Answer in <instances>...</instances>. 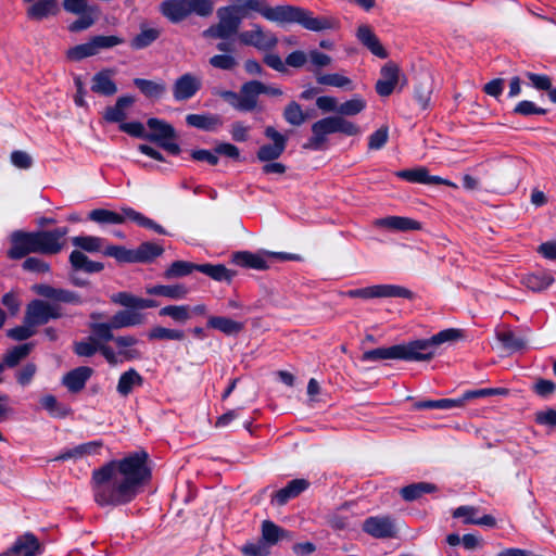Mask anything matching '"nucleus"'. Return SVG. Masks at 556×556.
<instances>
[{
  "label": "nucleus",
  "mask_w": 556,
  "mask_h": 556,
  "mask_svg": "<svg viewBox=\"0 0 556 556\" xmlns=\"http://www.w3.org/2000/svg\"><path fill=\"white\" fill-rule=\"evenodd\" d=\"M103 254L115 258L119 263H135L134 249H127L123 245H108L103 251Z\"/></svg>",
  "instance_id": "nucleus-52"
},
{
  "label": "nucleus",
  "mask_w": 556,
  "mask_h": 556,
  "mask_svg": "<svg viewBox=\"0 0 556 556\" xmlns=\"http://www.w3.org/2000/svg\"><path fill=\"white\" fill-rule=\"evenodd\" d=\"M136 99L132 96H122L116 100L113 106H108L104 111L103 118L108 123H124L127 117L126 109L135 103Z\"/></svg>",
  "instance_id": "nucleus-28"
},
{
  "label": "nucleus",
  "mask_w": 556,
  "mask_h": 556,
  "mask_svg": "<svg viewBox=\"0 0 556 556\" xmlns=\"http://www.w3.org/2000/svg\"><path fill=\"white\" fill-rule=\"evenodd\" d=\"M207 327L219 330L227 336H231L239 333L244 326L242 323L232 320L228 317L211 316L207 320Z\"/></svg>",
  "instance_id": "nucleus-41"
},
{
  "label": "nucleus",
  "mask_w": 556,
  "mask_h": 556,
  "mask_svg": "<svg viewBox=\"0 0 556 556\" xmlns=\"http://www.w3.org/2000/svg\"><path fill=\"white\" fill-rule=\"evenodd\" d=\"M363 531L375 539H392L397 535L395 520L390 516H371L364 520Z\"/></svg>",
  "instance_id": "nucleus-15"
},
{
  "label": "nucleus",
  "mask_w": 556,
  "mask_h": 556,
  "mask_svg": "<svg viewBox=\"0 0 556 556\" xmlns=\"http://www.w3.org/2000/svg\"><path fill=\"white\" fill-rule=\"evenodd\" d=\"M356 37L374 55L380 59L388 58L387 50L382 47L378 37L368 25H361L357 28Z\"/></svg>",
  "instance_id": "nucleus-26"
},
{
  "label": "nucleus",
  "mask_w": 556,
  "mask_h": 556,
  "mask_svg": "<svg viewBox=\"0 0 556 556\" xmlns=\"http://www.w3.org/2000/svg\"><path fill=\"white\" fill-rule=\"evenodd\" d=\"M260 80H249L240 87L241 112H252L257 108L261 96Z\"/></svg>",
  "instance_id": "nucleus-22"
},
{
  "label": "nucleus",
  "mask_w": 556,
  "mask_h": 556,
  "mask_svg": "<svg viewBox=\"0 0 556 556\" xmlns=\"http://www.w3.org/2000/svg\"><path fill=\"white\" fill-rule=\"evenodd\" d=\"M240 551L244 556H268L270 554V547L262 539H258L257 542L245 543Z\"/></svg>",
  "instance_id": "nucleus-57"
},
{
  "label": "nucleus",
  "mask_w": 556,
  "mask_h": 556,
  "mask_svg": "<svg viewBox=\"0 0 556 556\" xmlns=\"http://www.w3.org/2000/svg\"><path fill=\"white\" fill-rule=\"evenodd\" d=\"M216 0H164L160 11L172 23H180L194 14L208 17L213 14Z\"/></svg>",
  "instance_id": "nucleus-5"
},
{
  "label": "nucleus",
  "mask_w": 556,
  "mask_h": 556,
  "mask_svg": "<svg viewBox=\"0 0 556 556\" xmlns=\"http://www.w3.org/2000/svg\"><path fill=\"white\" fill-rule=\"evenodd\" d=\"M111 301L127 308H135L136 311L159 306L157 301L153 299L139 298L126 291L113 294Z\"/></svg>",
  "instance_id": "nucleus-24"
},
{
  "label": "nucleus",
  "mask_w": 556,
  "mask_h": 556,
  "mask_svg": "<svg viewBox=\"0 0 556 556\" xmlns=\"http://www.w3.org/2000/svg\"><path fill=\"white\" fill-rule=\"evenodd\" d=\"M374 226L399 231L418 230L421 228L419 222L402 216H388L384 218L375 219Z\"/></svg>",
  "instance_id": "nucleus-27"
},
{
  "label": "nucleus",
  "mask_w": 556,
  "mask_h": 556,
  "mask_svg": "<svg viewBox=\"0 0 556 556\" xmlns=\"http://www.w3.org/2000/svg\"><path fill=\"white\" fill-rule=\"evenodd\" d=\"M349 298L376 299V298H403L413 300L414 292L397 285H375L370 287L352 289L345 293Z\"/></svg>",
  "instance_id": "nucleus-11"
},
{
  "label": "nucleus",
  "mask_w": 556,
  "mask_h": 556,
  "mask_svg": "<svg viewBox=\"0 0 556 556\" xmlns=\"http://www.w3.org/2000/svg\"><path fill=\"white\" fill-rule=\"evenodd\" d=\"M366 108V101L356 96L341 104L338 108V115L343 117L355 116L362 113Z\"/></svg>",
  "instance_id": "nucleus-49"
},
{
  "label": "nucleus",
  "mask_w": 556,
  "mask_h": 556,
  "mask_svg": "<svg viewBox=\"0 0 556 556\" xmlns=\"http://www.w3.org/2000/svg\"><path fill=\"white\" fill-rule=\"evenodd\" d=\"M113 72L110 70H102L93 75L91 90L94 93L110 97L117 92V86L112 79Z\"/></svg>",
  "instance_id": "nucleus-29"
},
{
  "label": "nucleus",
  "mask_w": 556,
  "mask_h": 556,
  "mask_svg": "<svg viewBox=\"0 0 556 556\" xmlns=\"http://www.w3.org/2000/svg\"><path fill=\"white\" fill-rule=\"evenodd\" d=\"M462 336L460 330L448 328L427 339H418L403 344L365 351L361 356V361L364 363H379L389 359L429 361L434 356L437 349L441 344L454 342L462 338Z\"/></svg>",
  "instance_id": "nucleus-3"
},
{
  "label": "nucleus",
  "mask_w": 556,
  "mask_h": 556,
  "mask_svg": "<svg viewBox=\"0 0 556 556\" xmlns=\"http://www.w3.org/2000/svg\"><path fill=\"white\" fill-rule=\"evenodd\" d=\"M208 63L214 68L223 71H232L238 65L236 58L231 54L213 55L210 58Z\"/></svg>",
  "instance_id": "nucleus-59"
},
{
  "label": "nucleus",
  "mask_w": 556,
  "mask_h": 556,
  "mask_svg": "<svg viewBox=\"0 0 556 556\" xmlns=\"http://www.w3.org/2000/svg\"><path fill=\"white\" fill-rule=\"evenodd\" d=\"M186 123L190 127L205 131H214L223 125L222 118L214 114H188Z\"/></svg>",
  "instance_id": "nucleus-33"
},
{
  "label": "nucleus",
  "mask_w": 556,
  "mask_h": 556,
  "mask_svg": "<svg viewBox=\"0 0 556 556\" xmlns=\"http://www.w3.org/2000/svg\"><path fill=\"white\" fill-rule=\"evenodd\" d=\"M93 369L88 366H80L68 371L62 379V382H86L91 378Z\"/></svg>",
  "instance_id": "nucleus-61"
},
{
  "label": "nucleus",
  "mask_w": 556,
  "mask_h": 556,
  "mask_svg": "<svg viewBox=\"0 0 556 556\" xmlns=\"http://www.w3.org/2000/svg\"><path fill=\"white\" fill-rule=\"evenodd\" d=\"M266 138L273 141V144H264L256 152V157L261 162H271L279 159L286 150L287 137L276 130L273 126H267L264 130Z\"/></svg>",
  "instance_id": "nucleus-14"
},
{
  "label": "nucleus",
  "mask_w": 556,
  "mask_h": 556,
  "mask_svg": "<svg viewBox=\"0 0 556 556\" xmlns=\"http://www.w3.org/2000/svg\"><path fill=\"white\" fill-rule=\"evenodd\" d=\"M60 12L58 0H37L26 10V15L33 21H42L55 16Z\"/></svg>",
  "instance_id": "nucleus-25"
},
{
  "label": "nucleus",
  "mask_w": 556,
  "mask_h": 556,
  "mask_svg": "<svg viewBox=\"0 0 556 556\" xmlns=\"http://www.w3.org/2000/svg\"><path fill=\"white\" fill-rule=\"evenodd\" d=\"M148 453L138 451L93 470V497L98 505L121 506L130 503L150 479Z\"/></svg>",
  "instance_id": "nucleus-1"
},
{
  "label": "nucleus",
  "mask_w": 556,
  "mask_h": 556,
  "mask_svg": "<svg viewBox=\"0 0 556 556\" xmlns=\"http://www.w3.org/2000/svg\"><path fill=\"white\" fill-rule=\"evenodd\" d=\"M160 316H168L177 323H186L190 318L189 306L187 305H168L159 312Z\"/></svg>",
  "instance_id": "nucleus-56"
},
{
  "label": "nucleus",
  "mask_w": 556,
  "mask_h": 556,
  "mask_svg": "<svg viewBox=\"0 0 556 556\" xmlns=\"http://www.w3.org/2000/svg\"><path fill=\"white\" fill-rule=\"evenodd\" d=\"M232 2L229 7L238 10L244 18L249 11L260 13L264 18L277 24H300L305 29L312 31H321L326 29H337L340 26L338 18L333 16L314 17L312 12L295 5L270 7L266 0H229Z\"/></svg>",
  "instance_id": "nucleus-2"
},
{
  "label": "nucleus",
  "mask_w": 556,
  "mask_h": 556,
  "mask_svg": "<svg viewBox=\"0 0 556 556\" xmlns=\"http://www.w3.org/2000/svg\"><path fill=\"white\" fill-rule=\"evenodd\" d=\"M496 339L502 343L503 348L508 351H518L525 346V341L509 329L496 331Z\"/></svg>",
  "instance_id": "nucleus-54"
},
{
  "label": "nucleus",
  "mask_w": 556,
  "mask_h": 556,
  "mask_svg": "<svg viewBox=\"0 0 556 556\" xmlns=\"http://www.w3.org/2000/svg\"><path fill=\"white\" fill-rule=\"evenodd\" d=\"M309 72H313L316 78V81L319 85L324 86H331L337 88H342L346 90H353L354 86L352 80L343 76L339 73H332V74H324L320 71L309 70Z\"/></svg>",
  "instance_id": "nucleus-38"
},
{
  "label": "nucleus",
  "mask_w": 556,
  "mask_h": 556,
  "mask_svg": "<svg viewBox=\"0 0 556 556\" xmlns=\"http://www.w3.org/2000/svg\"><path fill=\"white\" fill-rule=\"evenodd\" d=\"M40 553V543L33 533H25L16 539L10 549L0 556H36Z\"/></svg>",
  "instance_id": "nucleus-19"
},
{
  "label": "nucleus",
  "mask_w": 556,
  "mask_h": 556,
  "mask_svg": "<svg viewBox=\"0 0 556 556\" xmlns=\"http://www.w3.org/2000/svg\"><path fill=\"white\" fill-rule=\"evenodd\" d=\"M34 348L33 343H23L20 345L14 346L13 349L9 350L3 355L2 364H4V367H14L16 366L23 358L28 356V354L31 352Z\"/></svg>",
  "instance_id": "nucleus-45"
},
{
  "label": "nucleus",
  "mask_w": 556,
  "mask_h": 556,
  "mask_svg": "<svg viewBox=\"0 0 556 556\" xmlns=\"http://www.w3.org/2000/svg\"><path fill=\"white\" fill-rule=\"evenodd\" d=\"M197 270L219 282L230 283L236 276V271L228 269L223 264H198Z\"/></svg>",
  "instance_id": "nucleus-35"
},
{
  "label": "nucleus",
  "mask_w": 556,
  "mask_h": 556,
  "mask_svg": "<svg viewBox=\"0 0 556 556\" xmlns=\"http://www.w3.org/2000/svg\"><path fill=\"white\" fill-rule=\"evenodd\" d=\"M312 136L304 143L306 150L320 151L326 149L328 136L336 134L333 115L324 117L312 125Z\"/></svg>",
  "instance_id": "nucleus-13"
},
{
  "label": "nucleus",
  "mask_w": 556,
  "mask_h": 556,
  "mask_svg": "<svg viewBox=\"0 0 556 556\" xmlns=\"http://www.w3.org/2000/svg\"><path fill=\"white\" fill-rule=\"evenodd\" d=\"M432 89V81L429 77L420 80L415 86L414 98L422 110H427L430 106Z\"/></svg>",
  "instance_id": "nucleus-46"
},
{
  "label": "nucleus",
  "mask_w": 556,
  "mask_h": 556,
  "mask_svg": "<svg viewBox=\"0 0 556 556\" xmlns=\"http://www.w3.org/2000/svg\"><path fill=\"white\" fill-rule=\"evenodd\" d=\"M33 290L38 295L46 298L48 300L60 302V303H68V304H81L83 300L79 294L76 292L61 289V288H54L50 285L46 283H39L33 286Z\"/></svg>",
  "instance_id": "nucleus-17"
},
{
  "label": "nucleus",
  "mask_w": 556,
  "mask_h": 556,
  "mask_svg": "<svg viewBox=\"0 0 556 556\" xmlns=\"http://www.w3.org/2000/svg\"><path fill=\"white\" fill-rule=\"evenodd\" d=\"M150 132H147V140L156 143L160 148L173 155H178L181 151L178 143L174 142L177 138L175 128L167 122L151 117L147 121Z\"/></svg>",
  "instance_id": "nucleus-9"
},
{
  "label": "nucleus",
  "mask_w": 556,
  "mask_h": 556,
  "mask_svg": "<svg viewBox=\"0 0 556 556\" xmlns=\"http://www.w3.org/2000/svg\"><path fill=\"white\" fill-rule=\"evenodd\" d=\"M388 139L389 128L387 126H382L368 137V149L380 150L386 146Z\"/></svg>",
  "instance_id": "nucleus-63"
},
{
  "label": "nucleus",
  "mask_w": 556,
  "mask_h": 556,
  "mask_svg": "<svg viewBox=\"0 0 556 556\" xmlns=\"http://www.w3.org/2000/svg\"><path fill=\"white\" fill-rule=\"evenodd\" d=\"M508 389L506 388H484L479 390H469L463 393L457 399H441V400H427L419 401L415 404L417 409H452L463 407L467 402L478 397H485L491 395H507Z\"/></svg>",
  "instance_id": "nucleus-8"
},
{
  "label": "nucleus",
  "mask_w": 556,
  "mask_h": 556,
  "mask_svg": "<svg viewBox=\"0 0 556 556\" xmlns=\"http://www.w3.org/2000/svg\"><path fill=\"white\" fill-rule=\"evenodd\" d=\"M148 339L153 340H184L185 332L178 329H168L162 326L153 327L148 332Z\"/></svg>",
  "instance_id": "nucleus-53"
},
{
  "label": "nucleus",
  "mask_w": 556,
  "mask_h": 556,
  "mask_svg": "<svg viewBox=\"0 0 556 556\" xmlns=\"http://www.w3.org/2000/svg\"><path fill=\"white\" fill-rule=\"evenodd\" d=\"M88 218L102 225H119L129 219L140 227L152 229L160 235H166V230L161 225L128 206L122 207L121 213L106 208H96L89 213Z\"/></svg>",
  "instance_id": "nucleus-6"
},
{
  "label": "nucleus",
  "mask_w": 556,
  "mask_h": 556,
  "mask_svg": "<svg viewBox=\"0 0 556 556\" xmlns=\"http://www.w3.org/2000/svg\"><path fill=\"white\" fill-rule=\"evenodd\" d=\"M67 233V227L37 231L15 230L10 235V249L7 255L10 260H22L31 253L58 254L65 245Z\"/></svg>",
  "instance_id": "nucleus-4"
},
{
  "label": "nucleus",
  "mask_w": 556,
  "mask_h": 556,
  "mask_svg": "<svg viewBox=\"0 0 556 556\" xmlns=\"http://www.w3.org/2000/svg\"><path fill=\"white\" fill-rule=\"evenodd\" d=\"M283 118L292 126H301L307 119L301 105L296 101H291L283 110Z\"/></svg>",
  "instance_id": "nucleus-48"
},
{
  "label": "nucleus",
  "mask_w": 556,
  "mask_h": 556,
  "mask_svg": "<svg viewBox=\"0 0 556 556\" xmlns=\"http://www.w3.org/2000/svg\"><path fill=\"white\" fill-rule=\"evenodd\" d=\"M160 34L161 31L156 28L141 26L140 33L131 39L130 47L136 50L144 49L153 43Z\"/></svg>",
  "instance_id": "nucleus-44"
},
{
  "label": "nucleus",
  "mask_w": 556,
  "mask_h": 556,
  "mask_svg": "<svg viewBox=\"0 0 556 556\" xmlns=\"http://www.w3.org/2000/svg\"><path fill=\"white\" fill-rule=\"evenodd\" d=\"M381 78L376 83V92L380 97H389L400 79V67L393 63H386L380 71Z\"/></svg>",
  "instance_id": "nucleus-18"
},
{
  "label": "nucleus",
  "mask_w": 556,
  "mask_h": 556,
  "mask_svg": "<svg viewBox=\"0 0 556 556\" xmlns=\"http://www.w3.org/2000/svg\"><path fill=\"white\" fill-rule=\"evenodd\" d=\"M309 486L306 479H293L288 484L274 493L271 502L278 506L286 505L290 500L299 496Z\"/></svg>",
  "instance_id": "nucleus-20"
},
{
  "label": "nucleus",
  "mask_w": 556,
  "mask_h": 556,
  "mask_svg": "<svg viewBox=\"0 0 556 556\" xmlns=\"http://www.w3.org/2000/svg\"><path fill=\"white\" fill-rule=\"evenodd\" d=\"M110 320L112 327L123 329L144 324L146 316L135 308L126 307V309L117 311Z\"/></svg>",
  "instance_id": "nucleus-23"
},
{
  "label": "nucleus",
  "mask_w": 556,
  "mask_h": 556,
  "mask_svg": "<svg viewBox=\"0 0 556 556\" xmlns=\"http://www.w3.org/2000/svg\"><path fill=\"white\" fill-rule=\"evenodd\" d=\"M336 134L340 132L345 136H356L361 132V128L353 122L346 119L343 116L333 115Z\"/></svg>",
  "instance_id": "nucleus-62"
},
{
  "label": "nucleus",
  "mask_w": 556,
  "mask_h": 556,
  "mask_svg": "<svg viewBox=\"0 0 556 556\" xmlns=\"http://www.w3.org/2000/svg\"><path fill=\"white\" fill-rule=\"evenodd\" d=\"M517 115L530 116V115H545L547 110L536 106L534 102L523 100L520 101L513 111Z\"/></svg>",
  "instance_id": "nucleus-64"
},
{
  "label": "nucleus",
  "mask_w": 556,
  "mask_h": 556,
  "mask_svg": "<svg viewBox=\"0 0 556 556\" xmlns=\"http://www.w3.org/2000/svg\"><path fill=\"white\" fill-rule=\"evenodd\" d=\"M396 177L404 179L408 182L424 184L427 178L426 167H416L410 169H403L395 173Z\"/></svg>",
  "instance_id": "nucleus-58"
},
{
  "label": "nucleus",
  "mask_w": 556,
  "mask_h": 556,
  "mask_svg": "<svg viewBox=\"0 0 556 556\" xmlns=\"http://www.w3.org/2000/svg\"><path fill=\"white\" fill-rule=\"evenodd\" d=\"M232 262L244 268L265 270L268 268L266 260L260 254L249 251H239L232 254Z\"/></svg>",
  "instance_id": "nucleus-34"
},
{
  "label": "nucleus",
  "mask_w": 556,
  "mask_h": 556,
  "mask_svg": "<svg viewBox=\"0 0 556 556\" xmlns=\"http://www.w3.org/2000/svg\"><path fill=\"white\" fill-rule=\"evenodd\" d=\"M135 263L148 264L153 262L156 257L161 256L164 252L162 245L146 241L142 242L138 248L134 249Z\"/></svg>",
  "instance_id": "nucleus-37"
},
{
  "label": "nucleus",
  "mask_w": 556,
  "mask_h": 556,
  "mask_svg": "<svg viewBox=\"0 0 556 556\" xmlns=\"http://www.w3.org/2000/svg\"><path fill=\"white\" fill-rule=\"evenodd\" d=\"M98 352L111 365H116L122 361H134L142 357V353L138 349L119 350L115 352L113 348L106 344H99Z\"/></svg>",
  "instance_id": "nucleus-31"
},
{
  "label": "nucleus",
  "mask_w": 556,
  "mask_h": 556,
  "mask_svg": "<svg viewBox=\"0 0 556 556\" xmlns=\"http://www.w3.org/2000/svg\"><path fill=\"white\" fill-rule=\"evenodd\" d=\"M103 241L102 238L93 236H77L72 238L73 245L89 253L99 252Z\"/></svg>",
  "instance_id": "nucleus-51"
},
{
  "label": "nucleus",
  "mask_w": 556,
  "mask_h": 556,
  "mask_svg": "<svg viewBox=\"0 0 556 556\" xmlns=\"http://www.w3.org/2000/svg\"><path fill=\"white\" fill-rule=\"evenodd\" d=\"M239 40L244 46L254 47L260 51H269L278 45V38L271 31H265L260 24H252L251 30L239 34Z\"/></svg>",
  "instance_id": "nucleus-12"
},
{
  "label": "nucleus",
  "mask_w": 556,
  "mask_h": 556,
  "mask_svg": "<svg viewBox=\"0 0 556 556\" xmlns=\"http://www.w3.org/2000/svg\"><path fill=\"white\" fill-rule=\"evenodd\" d=\"M202 88V80L192 73H185L172 86L173 98L177 102L192 99Z\"/></svg>",
  "instance_id": "nucleus-16"
},
{
  "label": "nucleus",
  "mask_w": 556,
  "mask_h": 556,
  "mask_svg": "<svg viewBox=\"0 0 556 556\" xmlns=\"http://www.w3.org/2000/svg\"><path fill=\"white\" fill-rule=\"evenodd\" d=\"M70 264L74 270H80L88 274L100 273L104 268V264L101 262L91 261L79 250H74L70 254Z\"/></svg>",
  "instance_id": "nucleus-32"
},
{
  "label": "nucleus",
  "mask_w": 556,
  "mask_h": 556,
  "mask_svg": "<svg viewBox=\"0 0 556 556\" xmlns=\"http://www.w3.org/2000/svg\"><path fill=\"white\" fill-rule=\"evenodd\" d=\"M437 486L429 482H417L408 484L400 490V494L406 502H413L420 498L424 494L432 493Z\"/></svg>",
  "instance_id": "nucleus-42"
},
{
  "label": "nucleus",
  "mask_w": 556,
  "mask_h": 556,
  "mask_svg": "<svg viewBox=\"0 0 556 556\" xmlns=\"http://www.w3.org/2000/svg\"><path fill=\"white\" fill-rule=\"evenodd\" d=\"M218 22L212 24L205 30L202 36L208 39H229L230 37L238 34L239 28L242 24L243 16L238 13V10L233 7L225 5L220 7L216 11Z\"/></svg>",
  "instance_id": "nucleus-7"
},
{
  "label": "nucleus",
  "mask_w": 556,
  "mask_h": 556,
  "mask_svg": "<svg viewBox=\"0 0 556 556\" xmlns=\"http://www.w3.org/2000/svg\"><path fill=\"white\" fill-rule=\"evenodd\" d=\"M79 17L71 23L68 26L70 31L78 33L91 27L98 16V8L91 11H86L85 13L77 14Z\"/></svg>",
  "instance_id": "nucleus-55"
},
{
  "label": "nucleus",
  "mask_w": 556,
  "mask_h": 556,
  "mask_svg": "<svg viewBox=\"0 0 556 556\" xmlns=\"http://www.w3.org/2000/svg\"><path fill=\"white\" fill-rule=\"evenodd\" d=\"M49 321L48 302L42 300H33L27 304L24 323L29 324L36 329V327L46 325Z\"/></svg>",
  "instance_id": "nucleus-21"
},
{
  "label": "nucleus",
  "mask_w": 556,
  "mask_h": 556,
  "mask_svg": "<svg viewBox=\"0 0 556 556\" xmlns=\"http://www.w3.org/2000/svg\"><path fill=\"white\" fill-rule=\"evenodd\" d=\"M521 281L529 290L541 292L554 282V278L549 273L538 271L526 275Z\"/></svg>",
  "instance_id": "nucleus-39"
},
{
  "label": "nucleus",
  "mask_w": 556,
  "mask_h": 556,
  "mask_svg": "<svg viewBox=\"0 0 556 556\" xmlns=\"http://www.w3.org/2000/svg\"><path fill=\"white\" fill-rule=\"evenodd\" d=\"M40 405L54 418H64L71 413L68 406L58 402L56 397L51 394L42 396L40 399Z\"/></svg>",
  "instance_id": "nucleus-43"
},
{
  "label": "nucleus",
  "mask_w": 556,
  "mask_h": 556,
  "mask_svg": "<svg viewBox=\"0 0 556 556\" xmlns=\"http://www.w3.org/2000/svg\"><path fill=\"white\" fill-rule=\"evenodd\" d=\"M89 329L91 336L96 342H109L114 340L113 330L114 327L111 326V320L108 323H92L89 325Z\"/></svg>",
  "instance_id": "nucleus-50"
},
{
  "label": "nucleus",
  "mask_w": 556,
  "mask_h": 556,
  "mask_svg": "<svg viewBox=\"0 0 556 556\" xmlns=\"http://www.w3.org/2000/svg\"><path fill=\"white\" fill-rule=\"evenodd\" d=\"M123 39L115 35H98L90 38L88 42L70 48L66 51V59L72 62H79L86 58L98 54L101 50L110 49L123 43Z\"/></svg>",
  "instance_id": "nucleus-10"
},
{
  "label": "nucleus",
  "mask_w": 556,
  "mask_h": 556,
  "mask_svg": "<svg viewBox=\"0 0 556 556\" xmlns=\"http://www.w3.org/2000/svg\"><path fill=\"white\" fill-rule=\"evenodd\" d=\"M198 264L187 261H175L164 271L163 276L166 279L180 278L190 275L193 270H197Z\"/></svg>",
  "instance_id": "nucleus-47"
},
{
  "label": "nucleus",
  "mask_w": 556,
  "mask_h": 556,
  "mask_svg": "<svg viewBox=\"0 0 556 556\" xmlns=\"http://www.w3.org/2000/svg\"><path fill=\"white\" fill-rule=\"evenodd\" d=\"M285 538H289L288 531L270 520H264L262 522V536L260 539H262L270 548Z\"/></svg>",
  "instance_id": "nucleus-40"
},
{
  "label": "nucleus",
  "mask_w": 556,
  "mask_h": 556,
  "mask_svg": "<svg viewBox=\"0 0 556 556\" xmlns=\"http://www.w3.org/2000/svg\"><path fill=\"white\" fill-rule=\"evenodd\" d=\"M132 83L146 98L151 100L162 99L167 91L166 84L162 79L135 78Z\"/></svg>",
  "instance_id": "nucleus-30"
},
{
  "label": "nucleus",
  "mask_w": 556,
  "mask_h": 556,
  "mask_svg": "<svg viewBox=\"0 0 556 556\" xmlns=\"http://www.w3.org/2000/svg\"><path fill=\"white\" fill-rule=\"evenodd\" d=\"M147 294L165 296L172 300L185 299L188 294V288L184 285H156L146 289Z\"/></svg>",
  "instance_id": "nucleus-36"
},
{
  "label": "nucleus",
  "mask_w": 556,
  "mask_h": 556,
  "mask_svg": "<svg viewBox=\"0 0 556 556\" xmlns=\"http://www.w3.org/2000/svg\"><path fill=\"white\" fill-rule=\"evenodd\" d=\"M99 344L92 337H89L87 340L75 342L74 352L78 356L91 357L98 352Z\"/></svg>",
  "instance_id": "nucleus-60"
}]
</instances>
